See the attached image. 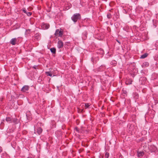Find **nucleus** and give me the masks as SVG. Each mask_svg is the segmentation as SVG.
I'll return each mask as SVG.
<instances>
[{"label":"nucleus","mask_w":158,"mask_h":158,"mask_svg":"<svg viewBox=\"0 0 158 158\" xmlns=\"http://www.w3.org/2000/svg\"><path fill=\"white\" fill-rule=\"evenodd\" d=\"M17 40L16 38H13L11 40L10 43L12 45H15L16 43Z\"/></svg>","instance_id":"4468645a"},{"label":"nucleus","mask_w":158,"mask_h":158,"mask_svg":"<svg viewBox=\"0 0 158 158\" xmlns=\"http://www.w3.org/2000/svg\"><path fill=\"white\" fill-rule=\"evenodd\" d=\"M12 122H13L15 124H16L19 123V120L16 118H12Z\"/></svg>","instance_id":"f3484780"},{"label":"nucleus","mask_w":158,"mask_h":158,"mask_svg":"<svg viewBox=\"0 0 158 158\" xmlns=\"http://www.w3.org/2000/svg\"><path fill=\"white\" fill-rule=\"evenodd\" d=\"M12 118L10 117H6V120L8 122L11 123L12 122Z\"/></svg>","instance_id":"aec40b11"},{"label":"nucleus","mask_w":158,"mask_h":158,"mask_svg":"<svg viewBox=\"0 0 158 158\" xmlns=\"http://www.w3.org/2000/svg\"><path fill=\"white\" fill-rule=\"evenodd\" d=\"M152 21H153V25L154 26V27H156V20H155L153 19Z\"/></svg>","instance_id":"cd10ccee"},{"label":"nucleus","mask_w":158,"mask_h":158,"mask_svg":"<svg viewBox=\"0 0 158 158\" xmlns=\"http://www.w3.org/2000/svg\"><path fill=\"white\" fill-rule=\"evenodd\" d=\"M31 32V30L30 29H27L26 30V33L27 34H30Z\"/></svg>","instance_id":"c85d7f7f"},{"label":"nucleus","mask_w":158,"mask_h":158,"mask_svg":"<svg viewBox=\"0 0 158 158\" xmlns=\"http://www.w3.org/2000/svg\"><path fill=\"white\" fill-rule=\"evenodd\" d=\"M56 124L54 121H53V122H52V128H54L55 127H56Z\"/></svg>","instance_id":"a878e982"},{"label":"nucleus","mask_w":158,"mask_h":158,"mask_svg":"<svg viewBox=\"0 0 158 158\" xmlns=\"http://www.w3.org/2000/svg\"><path fill=\"white\" fill-rule=\"evenodd\" d=\"M45 74H46L47 76L51 77L52 76V73L50 72H46Z\"/></svg>","instance_id":"b1692460"},{"label":"nucleus","mask_w":158,"mask_h":158,"mask_svg":"<svg viewBox=\"0 0 158 158\" xmlns=\"http://www.w3.org/2000/svg\"><path fill=\"white\" fill-rule=\"evenodd\" d=\"M64 46V43L61 40H59L58 42L57 47L59 48H61Z\"/></svg>","instance_id":"1a4fd4ad"},{"label":"nucleus","mask_w":158,"mask_h":158,"mask_svg":"<svg viewBox=\"0 0 158 158\" xmlns=\"http://www.w3.org/2000/svg\"><path fill=\"white\" fill-rule=\"evenodd\" d=\"M63 31L59 29H56L55 33V35L56 36L61 37L63 35Z\"/></svg>","instance_id":"20e7f679"},{"label":"nucleus","mask_w":158,"mask_h":158,"mask_svg":"<svg viewBox=\"0 0 158 158\" xmlns=\"http://www.w3.org/2000/svg\"><path fill=\"white\" fill-rule=\"evenodd\" d=\"M119 13H115L114 15L116 16V19H117L118 18H119V16L118 15Z\"/></svg>","instance_id":"c756f323"},{"label":"nucleus","mask_w":158,"mask_h":158,"mask_svg":"<svg viewBox=\"0 0 158 158\" xmlns=\"http://www.w3.org/2000/svg\"><path fill=\"white\" fill-rule=\"evenodd\" d=\"M155 102H157V103L158 102V100H157L156 102V101H155Z\"/></svg>","instance_id":"ea45409f"},{"label":"nucleus","mask_w":158,"mask_h":158,"mask_svg":"<svg viewBox=\"0 0 158 158\" xmlns=\"http://www.w3.org/2000/svg\"><path fill=\"white\" fill-rule=\"evenodd\" d=\"M139 97V95L138 94H135V98H138Z\"/></svg>","instance_id":"2f4dec72"},{"label":"nucleus","mask_w":158,"mask_h":158,"mask_svg":"<svg viewBox=\"0 0 158 158\" xmlns=\"http://www.w3.org/2000/svg\"><path fill=\"white\" fill-rule=\"evenodd\" d=\"M49 27L50 25L49 24L44 23H42L41 25L42 29L44 30L47 29L49 28Z\"/></svg>","instance_id":"7ed1b4c3"},{"label":"nucleus","mask_w":158,"mask_h":158,"mask_svg":"<svg viewBox=\"0 0 158 158\" xmlns=\"http://www.w3.org/2000/svg\"><path fill=\"white\" fill-rule=\"evenodd\" d=\"M2 124H4V123L3 122H2L1 123V125H2Z\"/></svg>","instance_id":"4c0bfd02"},{"label":"nucleus","mask_w":158,"mask_h":158,"mask_svg":"<svg viewBox=\"0 0 158 158\" xmlns=\"http://www.w3.org/2000/svg\"><path fill=\"white\" fill-rule=\"evenodd\" d=\"M149 64L148 62H145L143 63L142 66L143 68H145L146 67H148L149 66Z\"/></svg>","instance_id":"a211bd4d"},{"label":"nucleus","mask_w":158,"mask_h":158,"mask_svg":"<svg viewBox=\"0 0 158 158\" xmlns=\"http://www.w3.org/2000/svg\"><path fill=\"white\" fill-rule=\"evenodd\" d=\"M91 61L93 62V63H94V59L93 58H91Z\"/></svg>","instance_id":"c9c22d12"},{"label":"nucleus","mask_w":158,"mask_h":158,"mask_svg":"<svg viewBox=\"0 0 158 158\" xmlns=\"http://www.w3.org/2000/svg\"><path fill=\"white\" fill-rule=\"evenodd\" d=\"M104 52V51H103V50H102V52H101V53H102V54H103Z\"/></svg>","instance_id":"e433bc0d"},{"label":"nucleus","mask_w":158,"mask_h":158,"mask_svg":"<svg viewBox=\"0 0 158 158\" xmlns=\"http://www.w3.org/2000/svg\"><path fill=\"white\" fill-rule=\"evenodd\" d=\"M27 118L28 120H31V114L29 111H28L26 113Z\"/></svg>","instance_id":"0eeeda50"},{"label":"nucleus","mask_w":158,"mask_h":158,"mask_svg":"<svg viewBox=\"0 0 158 158\" xmlns=\"http://www.w3.org/2000/svg\"><path fill=\"white\" fill-rule=\"evenodd\" d=\"M37 66H36V65H35V66H34L33 67V68H34V69H36V68H37Z\"/></svg>","instance_id":"473e14b6"},{"label":"nucleus","mask_w":158,"mask_h":158,"mask_svg":"<svg viewBox=\"0 0 158 158\" xmlns=\"http://www.w3.org/2000/svg\"><path fill=\"white\" fill-rule=\"evenodd\" d=\"M133 81L131 78H126L125 81V83L127 85H130L132 84Z\"/></svg>","instance_id":"9b49d317"},{"label":"nucleus","mask_w":158,"mask_h":158,"mask_svg":"<svg viewBox=\"0 0 158 158\" xmlns=\"http://www.w3.org/2000/svg\"><path fill=\"white\" fill-rule=\"evenodd\" d=\"M50 50L53 54H56V48H51L50 49Z\"/></svg>","instance_id":"6ab92c4d"},{"label":"nucleus","mask_w":158,"mask_h":158,"mask_svg":"<svg viewBox=\"0 0 158 158\" xmlns=\"http://www.w3.org/2000/svg\"><path fill=\"white\" fill-rule=\"evenodd\" d=\"M2 151V148L0 147V153Z\"/></svg>","instance_id":"f704fd0d"},{"label":"nucleus","mask_w":158,"mask_h":158,"mask_svg":"<svg viewBox=\"0 0 158 158\" xmlns=\"http://www.w3.org/2000/svg\"><path fill=\"white\" fill-rule=\"evenodd\" d=\"M144 153L143 151H137V155L139 157H142L144 155Z\"/></svg>","instance_id":"ddd939ff"},{"label":"nucleus","mask_w":158,"mask_h":158,"mask_svg":"<svg viewBox=\"0 0 158 158\" xmlns=\"http://www.w3.org/2000/svg\"><path fill=\"white\" fill-rule=\"evenodd\" d=\"M81 15L79 13L74 14L71 17L72 20L75 23H76L78 20L81 19Z\"/></svg>","instance_id":"f257e3e1"},{"label":"nucleus","mask_w":158,"mask_h":158,"mask_svg":"<svg viewBox=\"0 0 158 158\" xmlns=\"http://www.w3.org/2000/svg\"><path fill=\"white\" fill-rule=\"evenodd\" d=\"M90 104L89 103H85V109H87L89 108Z\"/></svg>","instance_id":"4be33fe9"},{"label":"nucleus","mask_w":158,"mask_h":158,"mask_svg":"<svg viewBox=\"0 0 158 158\" xmlns=\"http://www.w3.org/2000/svg\"><path fill=\"white\" fill-rule=\"evenodd\" d=\"M28 158H31V157H30V158L28 157Z\"/></svg>","instance_id":"79ce46f5"},{"label":"nucleus","mask_w":158,"mask_h":158,"mask_svg":"<svg viewBox=\"0 0 158 158\" xmlns=\"http://www.w3.org/2000/svg\"><path fill=\"white\" fill-rule=\"evenodd\" d=\"M41 124L42 123H37V125L36 126V127H37V126H38L37 128L36 129V127H35V129H36V130H37L36 132H37V133L38 134H39V135H40V134H41L43 131V130H42V128L40 127H38L39 126V125L40 124V126Z\"/></svg>","instance_id":"f03ea898"},{"label":"nucleus","mask_w":158,"mask_h":158,"mask_svg":"<svg viewBox=\"0 0 158 158\" xmlns=\"http://www.w3.org/2000/svg\"><path fill=\"white\" fill-rule=\"evenodd\" d=\"M148 55V54L147 53H145L142 55L140 57V58L143 59L146 57Z\"/></svg>","instance_id":"412c9836"},{"label":"nucleus","mask_w":158,"mask_h":158,"mask_svg":"<svg viewBox=\"0 0 158 158\" xmlns=\"http://www.w3.org/2000/svg\"><path fill=\"white\" fill-rule=\"evenodd\" d=\"M33 9V8L31 7H29V8H28L27 10L29 11H31Z\"/></svg>","instance_id":"7c9ffc66"},{"label":"nucleus","mask_w":158,"mask_h":158,"mask_svg":"<svg viewBox=\"0 0 158 158\" xmlns=\"http://www.w3.org/2000/svg\"><path fill=\"white\" fill-rule=\"evenodd\" d=\"M24 133L26 134L27 133V132L26 131L24 132Z\"/></svg>","instance_id":"a19ab883"},{"label":"nucleus","mask_w":158,"mask_h":158,"mask_svg":"<svg viewBox=\"0 0 158 158\" xmlns=\"http://www.w3.org/2000/svg\"><path fill=\"white\" fill-rule=\"evenodd\" d=\"M148 148L149 151L151 152H155L157 150L156 147L153 145H151Z\"/></svg>","instance_id":"423d86ee"},{"label":"nucleus","mask_w":158,"mask_h":158,"mask_svg":"<svg viewBox=\"0 0 158 158\" xmlns=\"http://www.w3.org/2000/svg\"><path fill=\"white\" fill-rule=\"evenodd\" d=\"M76 130L78 132L79 131V130L78 127H77L75 128Z\"/></svg>","instance_id":"72a5a7b5"},{"label":"nucleus","mask_w":158,"mask_h":158,"mask_svg":"<svg viewBox=\"0 0 158 158\" xmlns=\"http://www.w3.org/2000/svg\"><path fill=\"white\" fill-rule=\"evenodd\" d=\"M110 64L111 65L115 66L117 62L115 60H113L111 62Z\"/></svg>","instance_id":"5701e85b"},{"label":"nucleus","mask_w":158,"mask_h":158,"mask_svg":"<svg viewBox=\"0 0 158 158\" xmlns=\"http://www.w3.org/2000/svg\"><path fill=\"white\" fill-rule=\"evenodd\" d=\"M107 18L108 19H110L112 18V15L110 13H108L107 15Z\"/></svg>","instance_id":"bb28decb"},{"label":"nucleus","mask_w":158,"mask_h":158,"mask_svg":"<svg viewBox=\"0 0 158 158\" xmlns=\"http://www.w3.org/2000/svg\"><path fill=\"white\" fill-rule=\"evenodd\" d=\"M29 88V86L28 85H25L21 89V91L23 92H25L28 91Z\"/></svg>","instance_id":"9d476101"},{"label":"nucleus","mask_w":158,"mask_h":158,"mask_svg":"<svg viewBox=\"0 0 158 158\" xmlns=\"http://www.w3.org/2000/svg\"><path fill=\"white\" fill-rule=\"evenodd\" d=\"M41 34L40 33H37L35 35L34 37L35 39L37 40L41 39Z\"/></svg>","instance_id":"f8f14e48"},{"label":"nucleus","mask_w":158,"mask_h":158,"mask_svg":"<svg viewBox=\"0 0 158 158\" xmlns=\"http://www.w3.org/2000/svg\"><path fill=\"white\" fill-rule=\"evenodd\" d=\"M146 80V78L144 77H141L139 79V82L142 85L145 84Z\"/></svg>","instance_id":"6e6552de"},{"label":"nucleus","mask_w":158,"mask_h":158,"mask_svg":"<svg viewBox=\"0 0 158 158\" xmlns=\"http://www.w3.org/2000/svg\"><path fill=\"white\" fill-rule=\"evenodd\" d=\"M109 156V153L107 152H106L105 153V158H108Z\"/></svg>","instance_id":"393cba45"},{"label":"nucleus","mask_w":158,"mask_h":158,"mask_svg":"<svg viewBox=\"0 0 158 158\" xmlns=\"http://www.w3.org/2000/svg\"><path fill=\"white\" fill-rule=\"evenodd\" d=\"M1 101H2V100H3V98H1Z\"/></svg>","instance_id":"58836bf2"},{"label":"nucleus","mask_w":158,"mask_h":158,"mask_svg":"<svg viewBox=\"0 0 158 158\" xmlns=\"http://www.w3.org/2000/svg\"><path fill=\"white\" fill-rule=\"evenodd\" d=\"M22 11L25 13L28 16H31L32 15V13L31 12H28L26 10L25 8H23L22 10Z\"/></svg>","instance_id":"2eb2a0df"},{"label":"nucleus","mask_w":158,"mask_h":158,"mask_svg":"<svg viewBox=\"0 0 158 158\" xmlns=\"http://www.w3.org/2000/svg\"><path fill=\"white\" fill-rule=\"evenodd\" d=\"M106 69L105 65H102L100 66L99 68L95 69L96 71L98 72L104 71Z\"/></svg>","instance_id":"39448f33"},{"label":"nucleus","mask_w":158,"mask_h":158,"mask_svg":"<svg viewBox=\"0 0 158 158\" xmlns=\"http://www.w3.org/2000/svg\"><path fill=\"white\" fill-rule=\"evenodd\" d=\"M88 33L86 31H85L82 33V38L84 40H85L87 37Z\"/></svg>","instance_id":"dca6fc26"}]
</instances>
